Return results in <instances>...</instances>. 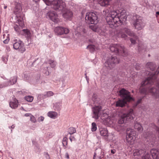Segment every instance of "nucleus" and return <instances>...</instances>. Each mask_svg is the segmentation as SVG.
<instances>
[{"instance_id":"obj_55","label":"nucleus","mask_w":159,"mask_h":159,"mask_svg":"<svg viewBox=\"0 0 159 159\" xmlns=\"http://www.w3.org/2000/svg\"><path fill=\"white\" fill-rule=\"evenodd\" d=\"M158 15H159V11H157L156 13V17H157Z\"/></svg>"},{"instance_id":"obj_21","label":"nucleus","mask_w":159,"mask_h":159,"mask_svg":"<svg viewBox=\"0 0 159 159\" xmlns=\"http://www.w3.org/2000/svg\"><path fill=\"white\" fill-rule=\"evenodd\" d=\"M17 79L16 77H13L11 80H10L9 81H7L5 83L4 86H8L15 84L17 82Z\"/></svg>"},{"instance_id":"obj_43","label":"nucleus","mask_w":159,"mask_h":159,"mask_svg":"<svg viewBox=\"0 0 159 159\" xmlns=\"http://www.w3.org/2000/svg\"><path fill=\"white\" fill-rule=\"evenodd\" d=\"M14 29L17 32H20V30H19V26H18V25H15V26H14Z\"/></svg>"},{"instance_id":"obj_19","label":"nucleus","mask_w":159,"mask_h":159,"mask_svg":"<svg viewBox=\"0 0 159 159\" xmlns=\"http://www.w3.org/2000/svg\"><path fill=\"white\" fill-rule=\"evenodd\" d=\"M18 100L13 96L12 98V100L10 102V106L12 108L15 109L18 106Z\"/></svg>"},{"instance_id":"obj_8","label":"nucleus","mask_w":159,"mask_h":159,"mask_svg":"<svg viewBox=\"0 0 159 159\" xmlns=\"http://www.w3.org/2000/svg\"><path fill=\"white\" fill-rule=\"evenodd\" d=\"M85 19L86 23L89 24H96L98 21L97 16L94 12H92L86 14Z\"/></svg>"},{"instance_id":"obj_4","label":"nucleus","mask_w":159,"mask_h":159,"mask_svg":"<svg viewBox=\"0 0 159 159\" xmlns=\"http://www.w3.org/2000/svg\"><path fill=\"white\" fill-rule=\"evenodd\" d=\"M130 92L124 88H122L119 91V95L122 98L121 99L119 100L116 102V107H123L127 102L129 101L132 99L130 96Z\"/></svg>"},{"instance_id":"obj_6","label":"nucleus","mask_w":159,"mask_h":159,"mask_svg":"<svg viewBox=\"0 0 159 159\" xmlns=\"http://www.w3.org/2000/svg\"><path fill=\"white\" fill-rule=\"evenodd\" d=\"M110 51L116 54L125 57L128 54L126 49L123 45L119 44H112L110 47Z\"/></svg>"},{"instance_id":"obj_49","label":"nucleus","mask_w":159,"mask_h":159,"mask_svg":"<svg viewBox=\"0 0 159 159\" xmlns=\"http://www.w3.org/2000/svg\"><path fill=\"white\" fill-rule=\"evenodd\" d=\"M24 78L26 80H28L29 79V77L28 75L27 74H24Z\"/></svg>"},{"instance_id":"obj_20","label":"nucleus","mask_w":159,"mask_h":159,"mask_svg":"<svg viewBox=\"0 0 159 159\" xmlns=\"http://www.w3.org/2000/svg\"><path fill=\"white\" fill-rule=\"evenodd\" d=\"M133 109H131L129 113L123 114L121 116L122 119H133V117L131 118V115L133 113Z\"/></svg>"},{"instance_id":"obj_22","label":"nucleus","mask_w":159,"mask_h":159,"mask_svg":"<svg viewBox=\"0 0 159 159\" xmlns=\"http://www.w3.org/2000/svg\"><path fill=\"white\" fill-rule=\"evenodd\" d=\"M22 10L20 4L19 3H16L15 4V8L14 11V13L16 15L20 12Z\"/></svg>"},{"instance_id":"obj_60","label":"nucleus","mask_w":159,"mask_h":159,"mask_svg":"<svg viewBox=\"0 0 159 159\" xmlns=\"http://www.w3.org/2000/svg\"><path fill=\"white\" fill-rule=\"evenodd\" d=\"M33 1H34V2H35L36 3L38 2H39L40 0H33Z\"/></svg>"},{"instance_id":"obj_45","label":"nucleus","mask_w":159,"mask_h":159,"mask_svg":"<svg viewBox=\"0 0 159 159\" xmlns=\"http://www.w3.org/2000/svg\"><path fill=\"white\" fill-rule=\"evenodd\" d=\"M44 155L45 156L46 159H49L50 156L48 152H44Z\"/></svg>"},{"instance_id":"obj_46","label":"nucleus","mask_w":159,"mask_h":159,"mask_svg":"<svg viewBox=\"0 0 159 159\" xmlns=\"http://www.w3.org/2000/svg\"><path fill=\"white\" fill-rule=\"evenodd\" d=\"M10 40L9 37L7 36V38L3 41V43L5 44H7L8 43Z\"/></svg>"},{"instance_id":"obj_32","label":"nucleus","mask_w":159,"mask_h":159,"mask_svg":"<svg viewBox=\"0 0 159 159\" xmlns=\"http://www.w3.org/2000/svg\"><path fill=\"white\" fill-rule=\"evenodd\" d=\"M68 139L66 137H64L62 140V144L65 148H67Z\"/></svg>"},{"instance_id":"obj_38","label":"nucleus","mask_w":159,"mask_h":159,"mask_svg":"<svg viewBox=\"0 0 159 159\" xmlns=\"http://www.w3.org/2000/svg\"><path fill=\"white\" fill-rule=\"evenodd\" d=\"M25 116L27 117V118L29 119H33L34 117L30 113H26L25 115Z\"/></svg>"},{"instance_id":"obj_64","label":"nucleus","mask_w":159,"mask_h":159,"mask_svg":"<svg viewBox=\"0 0 159 159\" xmlns=\"http://www.w3.org/2000/svg\"><path fill=\"white\" fill-rule=\"evenodd\" d=\"M157 123H158V125H159V120H157Z\"/></svg>"},{"instance_id":"obj_35","label":"nucleus","mask_w":159,"mask_h":159,"mask_svg":"<svg viewBox=\"0 0 159 159\" xmlns=\"http://www.w3.org/2000/svg\"><path fill=\"white\" fill-rule=\"evenodd\" d=\"M97 129V125L95 122H93L92 124L91 131L92 132H94Z\"/></svg>"},{"instance_id":"obj_56","label":"nucleus","mask_w":159,"mask_h":159,"mask_svg":"<svg viewBox=\"0 0 159 159\" xmlns=\"http://www.w3.org/2000/svg\"><path fill=\"white\" fill-rule=\"evenodd\" d=\"M31 122H33V123H35V122L37 121L36 120H30Z\"/></svg>"},{"instance_id":"obj_15","label":"nucleus","mask_w":159,"mask_h":159,"mask_svg":"<svg viewBox=\"0 0 159 159\" xmlns=\"http://www.w3.org/2000/svg\"><path fill=\"white\" fill-rule=\"evenodd\" d=\"M102 107L100 106H96L93 107V117L96 119H97L100 117L101 113Z\"/></svg>"},{"instance_id":"obj_59","label":"nucleus","mask_w":159,"mask_h":159,"mask_svg":"<svg viewBox=\"0 0 159 159\" xmlns=\"http://www.w3.org/2000/svg\"><path fill=\"white\" fill-rule=\"evenodd\" d=\"M85 78H86V79L87 80V81L88 82V80H89V79L87 78V76H86V73L85 74Z\"/></svg>"},{"instance_id":"obj_24","label":"nucleus","mask_w":159,"mask_h":159,"mask_svg":"<svg viewBox=\"0 0 159 159\" xmlns=\"http://www.w3.org/2000/svg\"><path fill=\"white\" fill-rule=\"evenodd\" d=\"M100 134L103 136H107L108 131L106 128L101 127L99 128Z\"/></svg>"},{"instance_id":"obj_9","label":"nucleus","mask_w":159,"mask_h":159,"mask_svg":"<svg viewBox=\"0 0 159 159\" xmlns=\"http://www.w3.org/2000/svg\"><path fill=\"white\" fill-rule=\"evenodd\" d=\"M50 6L54 9L58 11H63L66 7L65 2L59 0H52Z\"/></svg>"},{"instance_id":"obj_63","label":"nucleus","mask_w":159,"mask_h":159,"mask_svg":"<svg viewBox=\"0 0 159 159\" xmlns=\"http://www.w3.org/2000/svg\"><path fill=\"white\" fill-rule=\"evenodd\" d=\"M7 8V6H4V9H6Z\"/></svg>"},{"instance_id":"obj_48","label":"nucleus","mask_w":159,"mask_h":159,"mask_svg":"<svg viewBox=\"0 0 159 159\" xmlns=\"http://www.w3.org/2000/svg\"><path fill=\"white\" fill-rule=\"evenodd\" d=\"M59 103H56L54 104H53L54 106L53 107H55V108L57 109L58 107L57 106H59Z\"/></svg>"},{"instance_id":"obj_26","label":"nucleus","mask_w":159,"mask_h":159,"mask_svg":"<svg viewBox=\"0 0 159 159\" xmlns=\"http://www.w3.org/2000/svg\"><path fill=\"white\" fill-rule=\"evenodd\" d=\"M110 0H98V3L102 6H106L109 4Z\"/></svg>"},{"instance_id":"obj_13","label":"nucleus","mask_w":159,"mask_h":159,"mask_svg":"<svg viewBox=\"0 0 159 159\" xmlns=\"http://www.w3.org/2000/svg\"><path fill=\"white\" fill-rule=\"evenodd\" d=\"M13 47L14 49L18 50L21 53H23L26 50L23 42L20 40L15 43L13 44Z\"/></svg>"},{"instance_id":"obj_16","label":"nucleus","mask_w":159,"mask_h":159,"mask_svg":"<svg viewBox=\"0 0 159 159\" xmlns=\"http://www.w3.org/2000/svg\"><path fill=\"white\" fill-rule=\"evenodd\" d=\"M47 16L53 21L57 23L59 21L57 14L54 11H49L47 13Z\"/></svg>"},{"instance_id":"obj_27","label":"nucleus","mask_w":159,"mask_h":159,"mask_svg":"<svg viewBox=\"0 0 159 159\" xmlns=\"http://www.w3.org/2000/svg\"><path fill=\"white\" fill-rule=\"evenodd\" d=\"M134 127L135 129H137L139 131L141 132L143 130V128L141 125L139 123H135L134 125Z\"/></svg>"},{"instance_id":"obj_31","label":"nucleus","mask_w":159,"mask_h":159,"mask_svg":"<svg viewBox=\"0 0 159 159\" xmlns=\"http://www.w3.org/2000/svg\"><path fill=\"white\" fill-rule=\"evenodd\" d=\"M76 132V130L75 128L71 127L68 129V132L70 135Z\"/></svg>"},{"instance_id":"obj_1","label":"nucleus","mask_w":159,"mask_h":159,"mask_svg":"<svg viewBox=\"0 0 159 159\" xmlns=\"http://www.w3.org/2000/svg\"><path fill=\"white\" fill-rule=\"evenodd\" d=\"M159 73V66L156 71L141 83L142 87L139 89V92L145 95L150 93L151 95L155 98H159V83L156 85H153L154 80L157 78V75Z\"/></svg>"},{"instance_id":"obj_23","label":"nucleus","mask_w":159,"mask_h":159,"mask_svg":"<svg viewBox=\"0 0 159 159\" xmlns=\"http://www.w3.org/2000/svg\"><path fill=\"white\" fill-rule=\"evenodd\" d=\"M146 67L151 70H154L156 67V65L153 62H149L147 63Z\"/></svg>"},{"instance_id":"obj_28","label":"nucleus","mask_w":159,"mask_h":159,"mask_svg":"<svg viewBox=\"0 0 159 159\" xmlns=\"http://www.w3.org/2000/svg\"><path fill=\"white\" fill-rule=\"evenodd\" d=\"M22 31L24 32V35L28 39L30 38L31 34L30 31V30L27 29H23L22 30Z\"/></svg>"},{"instance_id":"obj_39","label":"nucleus","mask_w":159,"mask_h":159,"mask_svg":"<svg viewBox=\"0 0 159 159\" xmlns=\"http://www.w3.org/2000/svg\"><path fill=\"white\" fill-rule=\"evenodd\" d=\"M25 99L28 102H31L33 99V97L32 96H29L25 97Z\"/></svg>"},{"instance_id":"obj_52","label":"nucleus","mask_w":159,"mask_h":159,"mask_svg":"<svg viewBox=\"0 0 159 159\" xmlns=\"http://www.w3.org/2000/svg\"><path fill=\"white\" fill-rule=\"evenodd\" d=\"M75 139V138L74 137H72L70 136V137L69 138V139H70V141L71 142H72V141L73 139Z\"/></svg>"},{"instance_id":"obj_47","label":"nucleus","mask_w":159,"mask_h":159,"mask_svg":"<svg viewBox=\"0 0 159 159\" xmlns=\"http://www.w3.org/2000/svg\"><path fill=\"white\" fill-rule=\"evenodd\" d=\"M130 40L131 42V43L133 45L135 44L136 43V41L134 39H133L132 38H130Z\"/></svg>"},{"instance_id":"obj_29","label":"nucleus","mask_w":159,"mask_h":159,"mask_svg":"<svg viewBox=\"0 0 159 159\" xmlns=\"http://www.w3.org/2000/svg\"><path fill=\"white\" fill-rule=\"evenodd\" d=\"M50 68L49 67H45L42 70V72L45 75L48 76L49 75V72L48 69Z\"/></svg>"},{"instance_id":"obj_41","label":"nucleus","mask_w":159,"mask_h":159,"mask_svg":"<svg viewBox=\"0 0 159 159\" xmlns=\"http://www.w3.org/2000/svg\"><path fill=\"white\" fill-rule=\"evenodd\" d=\"M145 96H144L143 97H141L140 99H139L137 101L135 105V106H136L137 105L140 103L141 102L143 98H144V97H145Z\"/></svg>"},{"instance_id":"obj_5","label":"nucleus","mask_w":159,"mask_h":159,"mask_svg":"<svg viewBox=\"0 0 159 159\" xmlns=\"http://www.w3.org/2000/svg\"><path fill=\"white\" fill-rule=\"evenodd\" d=\"M115 120H109L108 123L110 126H114L115 129L117 131H122L125 128L130 125V120H118L117 123L115 125L114 123Z\"/></svg>"},{"instance_id":"obj_18","label":"nucleus","mask_w":159,"mask_h":159,"mask_svg":"<svg viewBox=\"0 0 159 159\" xmlns=\"http://www.w3.org/2000/svg\"><path fill=\"white\" fill-rule=\"evenodd\" d=\"M63 12V17L66 19H70L73 16L72 12L70 10L64 8L63 11H61Z\"/></svg>"},{"instance_id":"obj_33","label":"nucleus","mask_w":159,"mask_h":159,"mask_svg":"<svg viewBox=\"0 0 159 159\" xmlns=\"http://www.w3.org/2000/svg\"><path fill=\"white\" fill-rule=\"evenodd\" d=\"M54 95V93L52 91H49L43 94L44 97H49L53 96Z\"/></svg>"},{"instance_id":"obj_61","label":"nucleus","mask_w":159,"mask_h":159,"mask_svg":"<svg viewBox=\"0 0 159 159\" xmlns=\"http://www.w3.org/2000/svg\"><path fill=\"white\" fill-rule=\"evenodd\" d=\"M96 152H95L94 154L93 157H96Z\"/></svg>"},{"instance_id":"obj_50","label":"nucleus","mask_w":159,"mask_h":159,"mask_svg":"<svg viewBox=\"0 0 159 159\" xmlns=\"http://www.w3.org/2000/svg\"><path fill=\"white\" fill-rule=\"evenodd\" d=\"M15 127V124H13L11 126H10V127L9 126V128L13 129Z\"/></svg>"},{"instance_id":"obj_17","label":"nucleus","mask_w":159,"mask_h":159,"mask_svg":"<svg viewBox=\"0 0 159 159\" xmlns=\"http://www.w3.org/2000/svg\"><path fill=\"white\" fill-rule=\"evenodd\" d=\"M145 138V147L143 149H135L134 151V153L133 155L134 156H140L142 157V156L144 155V154L145 153V150H148V149H146L147 148V146H146V143L147 142L146 139L145 137H144Z\"/></svg>"},{"instance_id":"obj_51","label":"nucleus","mask_w":159,"mask_h":159,"mask_svg":"<svg viewBox=\"0 0 159 159\" xmlns=\"http://www.w3.org/2000/svg\"><path fill=\"white\" fill-rule=\"evenodd\" d=\"M65 157L66 158L68 159L69 158V155L68 153L66 152L65 154Z\"/></svg>"},{"instance_id":"obj_14","label":"nucleus","mask_w":159,"mask_h":159,"mask_svg":"<svg viewBox=\"0 0 159 159\" xmlns=\"http://www.w3.org/2000/svg\"><path fill=\"white\" fill-rule=\"evenodd\" d=\"M54 31L57 35H61L64 34H68L69 32V30L67 28L58 26L56 27L54 29Z\"/></svg>"},{"instance_id":"obj_44","label":"nucleus","mask_w":159,"mask_h":159,"mask_svg":"<svg viewBox=\"0 0 159 159\" xmlns=\"http://www.w3.org/2000/svg\"><path fill=\"white\" fill-rule=\"evenodd\" d=\"M47 137L51 138L54 135V134L52 133L48 132L47 133Z\"/></svg>"},{"instance_id":"obj_11","label":"nucleus","mask_w":159,"mask_h":159,"mask_svg":"<svg viewBox=\"0 0 159 159\" xmlns=\"http://www.w3.org/2000/svg\"><path fill=\"white\" fill-rule=\"evenodd\" d=\"M136 19L134 20L133 23V25L135 29L138 30L142 29L145 25L142 18L138 16H136Z\"/></svg>"},{"instance_id":"obj_25","label":"nucleus","mask_w":159,"mask_h":159,"mask_svg":"<svg viewBox=\"0 0 159 159\" xmlns=\"http://www.w3.org/2000/svg\"><path fill=\"white\" fill-rule=\"evenodd\" d=\"M57 115H58L57 112L54 111H49L48 113V116L52 119H55L57 118Z\"/></svg>"},{"instance_id":"obj_12","label":"nucleus","mask_w":159,"mask_h":159,"mask_svg":"<svg viewBox=\"0 0 159 159\" xmlns=\"http://www.w3.org/2000/svg\"><path fill=\"white\" fill-rule=\"evenodd\" d=\"M126 140L127 143L129 144H131L134 143V138L135 137L136 135V133L134 130L129 129H128L126 131Z\"/></svg>"},{"instance_id":"obj_2","label":"nucleus","mask_w":159,"mask_h":159,"mask_svg":"<svg viewBox=\"0 0 159 159\" xmlns=\"http://www.w3.org/2000/svg\"><path fill=\"white\" fill-rule=\"evenodd\" d=\"M156 132L158 134V139L155 135L152 132H146L144 134V137L146 139V146L147 149L153 147H156L157 149L152 148L150 150V153L153 159H159V127L154 124H151Z\"/></svg>"},{"instance_id":"obj_10","label":"nucleus","mask_w":159,"mask_h":159,"mask_svg":"<svg viewBox=\"0 0 159 159\" xmlns=\"http://www.w3.org/2000/svg\"><path fill=\"white\" fill-rule=\"evenodd\" d=\"M120 61L119 58L116 56H112L105 62V65L107 67L111 69L114 67L116 64H118Z\"/></svg>"},{"instance_id":"obj_62","label":"nucleus","mask_w":159,"mask_h":159,"mask_svg":"<svg viewBox=\"0 0 159 159\" xmlns=\"http://www.w3.org/2000/svg\"><path fill=\"white\" fill-rule=\"evenodd\" d=\"M147 3L146 2L144 4H143V5L144 6H146L147 5Z\"/></svg>"},{"instance_id":"obj_3","label":"nucleus","mask_w":159,"mask_h":159,"mask_svg":"<svg viewBox=\"0 0 159 159\" xmlns=\"http://www.w3.org/2000/svg\"><path fill=\"white\" fill-rule=\"evenodd\" d=\"M127 18L125 11L124 10L119 13L112 11L106 16V19L110 27L114 28L119 25H126Z\"/></svg>"},{"instance_id":"obj_57","label":"nucleus","mask_w":159,"mask_h":159,"mask_svg":"<svg viewBox=\"0 0 159 159\" xmlns=\"http://www.w3.org/2000/svg\"><path fill=\"white\" fill-rule=\"evenodd\" d=\"M44 118L43 116H41L40 117H39L38 119H44Z\"/></svg>"},{"instance_id":"obj_53","label":"nucleus","mask_w":159,"mask_h":159,"mask_svg":"<svg viewBox=\"0 0 159 159\" xmlns=\"http://www.w3.org/2000/svg\"><path fill=\"white\" fill-rule=\"evenodd\" d=\"M3 61L5 63H6V62H7V59H6L5 58H2Z\"/></svg>"},{"instance_id":"obj_40","label":"nucleus","mask_w":159,"mask_h":159,"mask_svg":"<svg viewBox=\"0 0 159 159\" xmlns=\"http://www.w3.org/2000/svg\"><path fill=\"white\" fill-rule=\"evenodd\" d=\"M99 150L101 151L99 157V158L100 159H101L102 158H103L104 156V152L103 151L101 150L100 148L99 149Z\"/></svg>"},{"instance_id":"obj_30","label":"nucleus","mask_w":159,"mask_h":159,"mask_svg":"<svg viewBox=\"0 0 159 159\" xmlns=\"http://www.w3.org/2000/svg\"><path fill=\"white\" fill-rule=\"evenodd\" d=\"M47 63L49 64L52 68L55 67L56 65V62L53 60H49L47 61Z\"/></svg>"},{"instance_id":"obj_42","label":"nucleus","mask_w":159,"mask_h":159,"mask_svg":"<svg viewBox=\"0 0 159 159\" xmlns=\"http://www.w3.org/2000/svg\"><path fill=\"white\" fill-rule=\"evenodd\" d=\"M45 4L48 6H50L51 5V0H43Z\"/></svg>"},{"instance_id":"obj_36","label":"nucleus","mask_w":159,"mask_h":159,"mask_svg":"<svg viewBox=\"0 0 159 159\" xmlns=\"http://www.w3.org/2000/svg\"><path fill=\"white\" fill-rule=\"evenodd\" d=\"M95 25V24H93V25H90L89 28L93 31L95 32H97L98 31V28L97 26Z\"/></svg>"},{"instance_id":"obj_7","label":"nucleus","mask_w":159,"mask_h":159,"mask_svg":"<svg viewBox=\"0 0 159 159\" xmlns=\"http://www.w3.org/2000/svg\"><path fill=\"white\" fill-rule=\"evenodd\" d=\"M124 32L130 36L137 38L135 34L128 28H123L120 29L117 31L116 34L117 36L118 37L126 39L127 36L124 33Z\"/></svg>"},{"instance_id":"obj_54","label":"nucleus","mask_w":159,"mask_h":159,"mask_svg":"<svg viewBox=\"0 0 159 159\" xmlns=\"http://www.w3.org/2000/svg\"><path fill=\"white\" fill-rule=\"evenodd\" d=\"M111 153L114 154L115 153V151L112 149L111 150Z\"/></svg>"},{"instance_id":"obj_58","label":"nucleus","mask_w":159,"mask_h":159,"mask_svg":"<svg viewBox=\"0 0 159 159\" xmlns=\"http://www.w3.org/2000/svg\"><path fill=\"white\" fill-rule=\"evenodd\" d=\"M140 68V67H139V66H138V67H137V66L136 67V69L137 70H139Z\"/></svg>"},{"instance_id":"obj_34","label":"nucleus","mask_w":159,"mask_h":159,"mask_svg":"<svg viewBox=\"0 0 159 159\" xmlns=\"http://www.w3.org/2000/svg\"><path fill=\"white\" fill-rule=\"evenodd\" d=\"M87 48L89 49L91 52H92L95 50V47L93 45H90L88 46Z\"/></svg>"},{"instance_id":"obj_37","label":"nucleus","mask_w":159,"mask_h":159,"mask_svg":"<svg viewBox=\"0 0 159 159\" xmlns=\"http://www.w3.org/2000/svg\"><path fill=\"white\" fill-rule=\"evenodd\" d=\"M142 159H152L149 154L147 153L144 155L142 156Z\"/></svg>"}]
</instances>
